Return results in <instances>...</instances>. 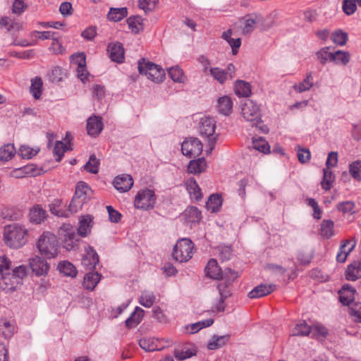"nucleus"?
<instances>
[{
    "label": "nucleus",
    "instance_id": "f257e3e1",
    "mask_svg": "<svg viewBox=\"0 0 361 361\" xmlns=\"http://www.w3.org/2000/svg\"><path fill=\"white\" fill-rule=\"evenodd\" d=\"M93 225V217L91 215L82 216L79 221V226L75 233V228L69 224H63L58 230L59 239L63 243V247L68 251L75 250L78 246L79 238L87 236Z\"/></svg>",
    "mask_w": 361,
    "mask_h": 361
},
{
    "label": "nucleus",
    "instance_id": "f03ea898",
    "mask_svg": "<svg viewBox=\"0 0 361 361\" xmlns=\"http://www.w3.org/2000/svg\"><path fill=\"white\" fill-rule=\"evenodd\" d=\"M27 230L25 226L14 223L4 227V240L11 248L18 249L27 241Z\"/></svg>",
    "mask_w": 361,
    "mask_h": 361
},
{
    "label": "nucleus",
    "instance_id": "7ed1b4c3",
    "mask_svg": "<svg viewBox=\"0 0 361 361\" xmlns=\"http://www.w3.org/2000/svg\"><path fill=\"white\" fill-rule=\"evenodd\" d=\"M39 253L46 259L54 258L58 255V240L51 233H44L37 243Z\"/></svg>",
    "mask_w": 361,
    "mask_h": 361
},
{
    "label": "nucleus",
    "instance_id": "20e7f679",
    "mask_svg": "<svg viewBox=\"0 0 361 361\" xmlns=\"http://www.w3.org/2000/svg\"><path fill=\"white\" fill-rule=\"evenodd\" d=\"M137 68L140 74L147 75L148 79L156 83L162 82L165 78L163 68L145 59L139 60Z\"/></svg>",
    "mask_w": 361,
    "mask_h": 361
},
{
    "label": "nucleus",
    "instance_id": "39448f33",
    "mask_svg": "<svg viewBox=\"0 0 361 361\" xmlns=\"http://www.w3.org/2000/svg\"><path fill=\"white\" fill-rule=\"evenodd\" d=\"M194 243L189 238H182L174 245L172 256L179 262H188L192 258Z\"/></svg>",
    "mask_w": 361,
    "mask_h": 361
},
{
    "label": "nucleus",
    "instance_id": "423d86ee",
    "mask_svg": "<svg viewBox=\"0 0 361 361\" xmlns=\"http://www.w3.org/2000/svg\"><path fill=\"white\" fill-rule=\"evenodd\" d=\"M241 115L252 126H258L262 123L259 106L253 100L247 99L242 104Z\"/></svg>",
    "mask_w": 361,
    "mask_h": 361
},
{
    "label": "nucleus",
    "instance_id": "0eeeda50",
    "mask_svg": "<svg viewBox=\"0 0 361 361\" xmlns=\"http://www.w3.org/2000/svg\"><path fill=\"white\" fill-rule=\"evenodd\" d=\"M215 128V121L212 118L207 117L202 119L200 133L202 136L208 138L209 149L207 150V153H211L214 147L216 139V136H214Z\"/></svg>",
    "mask_w": 361,
    "mask_h": 361
},
{
    "label": "nucleus",
    "instance_id": "6e6552de",
    "mask_svg": "<svg viewBox=\"0 0 361 361\" xmlns=\"http://www.w3.org/2000/svg\"><path fill=\"white\" fill-rule=\"evenodd\" d=\"M156 202L154 192L149 189L138 192L135 199V207L137 209L148 210L152 209Z\"/></svg>",
    "mask_w": 361,
    "mask_h": 361
},
{
    "label": "nucleus",
    "instance_id": "1a4fd4ad",
    "mask_svg": "<svg viewBox=\"0 0 361 361\" xmlns=\"http://www.w3.org/2000/svg\"><path fill=\"white\" fill-rule=\"evenodd\" d=\"M202 149L203 145L201 141L193 137L186 138L181 146L183 154L188 158L199 156L202 153Z\"/></svg>",
    "mask_w": 361,
    "mask_h": 361
},
{
    "label": "nucleus",
    "instance_id": "9d476101",
    "mask_svg": "<svg viewBox=\"0 0 361 361\" xmlns=\"http://www.w3.org/2000/svg\"><path fill=\"white\" fill-rule=\"evenodd\" d=\"M29 265L32 272L37 276L47 275L50 268L44 257L37 255L30 259Z\"/></svg>",
    "mask_w": 361,
    "mask_h": 361
},
{
    "label": "nucleus",
    "instance_id": "9b49d317",
    "mask_svg": "<svg viewBox=\"0 0 361 361\" xmlns=\"http://www.w3.org/2000/svg\"><path fill=\"white\" fill-rule=\"evenodd\" d=\"M99 262V256L95 250L92 247L88 246L86 248V254L82 258V265L86 268V270L92 271L96 268Z\"/></svg>",
    "mask_w": 361,
    "mask_h": 361
},
{
    "label": "nucleus",
    "instance_id": "f8f14e48",
    "mask_svg": "<svg viewBox=\"0 0 361 361\" xmlns=\"http://www.w3.org/2000/svg\"><path fill=\"white\" fill-rule=\"evenodd\" d=\"M21 284L20 278H16L12 273L8 272L1 275L0 286L6 292L15 290Z\"/></svg>",
    "mask_w": 361,
    "mask_h": 361
},
{
    "label": "nucleus",
    "instance_id": "ddd939ff",
    "mask_svg": "<svg viewBox=\"0 0 361 361\" xmlns=\"http://www.w3.org/2000/svg\"><path fill=\"white\" fill-rule=\"evenodd\" d=\"M107 51L111 61L121 63L125 59V52L123 44L121 42H116L109 43Z\"/></svg>",
    "mask_w": 361,
    "mask_h": 361
},
{
    "label": "nucleus",
    "instance_id": "4468645a",
    "mask_svg": "<svg viewBox=\"0 0 361 361\" xmlns=\"http://www.w3.org/2000/svg\"><path fill=\"white\" fill-rule=\"evenodd\" d=\"M102 118L98 116H92L87 121V134L92 137H97L103 130Z\"/></svg>",
    "mask_w": 361,
    "mask_h": 361
},
{
    "label": "nucleus",
    "instance_id": "2eb2a0df",
    "mask_svg": "<svg viewBox=\"0 0 361 361\" xmlns=\"http://www.w3.org/2000/svg\"><path fill=\"white\" fill-rule=\"evenodd\" d=\"M139 345L141 348L147 352L161 350L165 348L161 341L155 338L144 337L140 339Z\"/></svg>",
    "mask_w": 361,
    "mask_h": 361
},
{
    "label": "nucleus",
    "instance_id": "dca6fc26",
    "mask_svg": "<svg viewBox=\"0 0 361 361\" xmlns=\"http://www.w3.org/2000/svg\"><path fill=\"white\" fill-rule=\"evenodd\" d=\"M113 183L117 190L124 192L131 189L133 185V179L128 174H123L116 176Z\"/></svg>",
    "mask_w": 361,
    "mask_h": 361
},
{
    "label": "nucleus",
    "instance_id": "f3484780",
    "mask_svg": "<svg viewBox=\"0 0 361 361\" xmlns=\"http://www.w3.org/2000/svg\"><path fill=\"white\" fill-rule=\"evenodd\" d=\"M276 288V286L274 284H259L255 287L250 292L248 293V297L250 298H258L266 296L270 293H271Z\"/></svg>",
    "mask_w": 361,
    "mask_h": 361
},
{
    "label": "nucleus",
    "instance_id": "a211bd4d",
    "mask_svg": "<svg viewBox=\"0 0 361 361\" xmlns=\"http://www.w3.org/2000/svg\"><path fill=\"white\" fill-rule=\"evenodd\" d=\"M216 108L219 114L224 116L230 115L233 109L231 98L226 95L220 97L217 100Z\"/></svg>",
    "mask_w": 361,
    "mask_h": 361
},
{
    "label": "nucleus",
    "instance_id": "6ab92c4d",
    "mask_svg": "<svg viewBox=\"0 0 361 361\" xmlns=\"http://www.w3.org/2000/svg\"><path fill=\"white\" fill-rule=\"evenodd\" d=\"M28 216L30 222L39 224L47 218V214L42 206L36 204L30 209Z\"/></svg>",
    "mask_w": 361,
    "mask_h": 361
},
{
    "label": "nucleus",
    "instance_id": "aec40b11",
    "mask_svg": "<svg viewBox=\"0 0 361 361\" xmlns=\"http://www.w3.org/2000/svg\"><path fill=\"white\" fill-rule=\"evenodd\" d=\"M206 275L213 279H223V271L215 259H211L205 267Z\"/></svg>",
    "mask_w": 361,
    "mask_h": 361
},
{
    "label": "nucleus",
    "instance_id": "412c9836",
    "mask_svg": "<svg viewBox=\"0 0 361 361\" xmlns=\"http://www.w3.org/2000/svg\"><path fill=\"white\" fill-rule=\"evenodd\" d=\"M101 274L97 271H90L85 274L83 281L84 287L90 290H93L101 279Z\"/></svg>",
    "mask_w": 361,
    "mask_h": 361
},
{
    "label": "nucleus",
    "instance_id": "4be33fe9",
    "mask_svg": "<svg viewBox=\"0 0 361 361\" xmlns=\"http://www.w3.org/2000/svg\"><path fill=\"white\" fill-rule=\"evenodd\" d=\"M183 215L188 223L197 224L202 219L201 212L196 207H188L183 212Z\"/></svg>",
    "mask_w": 361,
    "mask_h": 361
},
{
    "label": "nucleus",
    "instance_id": "5701e85b",
    "mask_svg": "<svg viewBox=\"0 0 361 361\" xmlns=\"http://www.w3.org/2000/svg\"><path fill=\"white\" fill-rule=\"evenodd\" d=\"M144 312L145 311L142 308L136 307L134 312L126 320V326L130 329L138 325L144 317Z\"/></svg>",
    "mask_w": 361,
    "mask_h": 361
},
{
    "label": "nucleus",
    "instance_id": "b1692460",
    "mask_svg": "<svg viewBox=\"0 0 361 361\" xmlns=\"http://www.w3.org/2000/svg\"><path fill=\"white\" fill-rule=\"evenodd\" d=\"M186 188L190 195L191 199H194L196 201H199L202 198V194L201 189L197 185L196 180L191 178L186 182Z\"/></svg>",
    "mask_w": 361,
    "mask_h": 361
},
{
    "label": "nucleus",
    "instance_id": "393cba45",
    "mask_svg": "<svg viewBox=\"0 0 361 361\" xmlns=\"http://www.w3.org/2000/svg\"><path fill=\"white\" fill-rule=\"evenodd\" d=\"M345 278L348 281H356L361 278V262H355L348 266Z\"/></svg>",
    "mask_w": 361,
    "mask_h": 361
},
{
    "label": "nucleus",
    "instance_id": "a878e982",
    "mask_svg": "<svg viewBox=\"0 0 361 361\" xmlns=\"http://www.w3.org/2000/svg\"><path fill=\"white\" fill-rule=\"evenodd\" d=\"M234 91L239 97H247L251 94V85L247 82L238 80L235 83Z\"/></svg>",
    "mask_w": 361,
    "mask_h": 361
},
{
    "label": "nucleus",
    "instance_id": "bb28decb",
    "mask_svg": "<svg viewBox=\"0 0 361 361\" xmlns=\"http://www.w3.org/2000/svg\"><path fill=\"white\" fill-rule=\"evenodd\" d=\"M143 19L140 16H132L127 19V23L132 32L137 34L144 29Z\"/></svg>",
    "mask_w": 361,
    "mask_h": 361
},
{
    "label": "nucleus",
    "instance_id": "cd10ccee",
    "mask_svg": "<svg viewBox=\"0 0 361 361\" xmlns=\"http://www.w3.org/2000/svg\"><path fill=\"white\" fill-rule=\"evenodd\" d=\"M313 86V76L312 72H308L306 74L304 80L299 82L298 84H295L293 85V89L298 92H303L310 90Z\"/></svg>",
    "mask_w": 361,
    "mask_h": 361
},
{
    "label": "nucleus",
    "instance_id": "c85d7f7f",
    "mask_svg": "<svg viewBox=\"0 0 361 361\" xmlns=\"http://www.w3.org/2000/svg\"><path fill=\"white\" fill-rule=\"evenodd\" d=\"M206 168V161L204 158L191 160L188 166V171L190 173H200Z\"/></svg>",
    "mask_w": 361,
    "mask_h": 361
},
{
    "label": "nucleus",
    "instance_id": "c756f323",
    "mask_svg": "<svg viewBox=\"0 0 361 361\" xmlns=\"http://www.w3.org/2000/svg\"><path fill=\"white\" fill-rule=\"evenodd\" d=\"M127 15L128 9L126 7L111 8L107 15V18L111 21L118 22L126 17Z\"/></svg>",
    "mask_w": 361,
    "mask_h": 361
},
{
    "label": "nucleus",
    "instance_id": "7c9ffc66",
    "mask_svg": "<svg viewBox=\"0 0 361 361\" xmlns=\"http://www.w3.org/2000/svg\"><path fill=\"white\" fill-rule=\"evenodd\" d=\"M61 200H54V201L49 205V211L52 214H54L59 217H68V211H67V209H61Z\"/></svg>",
    "mask_w": 361,
    "mask_h": 361
},
{
    "label": "nucleus",
    "instance_id": "2f4dec72",
    "mask_svg": "<svg viewBox=\"0 0 361 361\" xmlns=\"http://www.w3.org/2000/svg\"><path fill=\"white\" fill-rule=\"evenodd\" d=\"M58 269L64 276L74 278L77 275V270L74 265L68 261H63L58 264Z\"/></svg>",
    "mask_w": 361,
    "mask_h": 361
},
{
    "label": "nucleus",
    "instance_id": "473e14b6",
    "mask_svg": "<svg viewBox=\"0 0 361 361\" xmlns=\"http://www.w3.org/2000/svg\"><path fill=\"white\" fill-rule=\"evenodd\" d=\"M222 204L221 197L218 194H213L209 196L206 202V207L212 212H216L219 210Z\"/></svg>",
    "mask_w": 361,
    "mask_h": 361
},
{
    "label": "nucleus",
    "instance_id": "72a5a7b5",
    "mask_svg": "<svg viewBox=\"0 0 361 361\" xmlns=\"http://www.w3.org/2000/svg\"><path fill=\"white\" fill-rule=\"evenodd\" d=\"M230 339V336L226 334L224 336H214L212 337V341L209 342L207 345V348L209 350H216L222 346H224L226 343L228 342Z\"/></svg>",
    "mask_w": 361,
    "mask_h": 361
},
{
    "label": "nucleus",
    "instance_id": "f704fd0d",
    "mask_svg": "<svg viewBox=\"0 0 361 361\" xmlns=\"http://www.w3.org/2000/svg\"><path fill=\"white\" fill-rule=\"evenodd\" d=\"M329 50V47H325L322 48L315 54L317 60L322 65H325L328 61L332 62V59H334L333 55L334 52H330Z\"/></svg>",
    "mask_w": 361,
    "mask_h": 361
},
{
    "label": "nucleus",
    "instance_id": "c9c22d12",
    "mask_svg": "<svg viewBox=\"0 0 361 361\" xmlns=\"http://www.w3.org/2000/svg\"><path fill=\"white\" fill-rule=\"evenodd\" d=\"M155 301V295L153 292L144 290L142 292L139 302L145 307H151Z\"/></svg>",
    "mask_w": 361,
    "mask_h": 361
},
{
    "label": "nucleus",
    "instance_id": "e433bc0d",
    "mask_svg": "<svg viewBox=\"0 0 361 361\" xmlns=\"http://www.w3.org/2000/svg\"><path fill=\"white\" fill-rule=\"evenodd\" d=\"M15 327L9 321L0 320V335L5 338H11L14 333Z\"/></svg>",
    "mask_w": 361,
    "mask_h": 361
},
{
    "label": "nucleus",
    "instance_id": "4c0bfd02",
    "mask_svg": "<svg viewBox=\"0 0 361 361\" xmlns=\"http://www.w3.org/2000/svg\"><path fill=\"white\" fill-rule=\"evenodd\" d=\"M334 223L331 220H323L320 228V234L326 238H330L334 235Z\"/></svg>",
    "mask_w": 361,
    "mask_h": 361
},
{
    "label": "nucleus",
    "instance_id": "58836bf2",
    "mask_svg": "<svg viewBox=\"0 0 361 361\" xmlns=\"http://www.w3.org/2000/svg\"><path fill=\"white\" fill-rule=\"evenodd\" d=\"M328 335V330L324 326L316 324L312 326L311 337L318 340H324Z\"/></svg>",
    "mask_w": 361,
    "mask_h": 361
},
{
    "label": "nucleus",
    "instance_id": "ea45409f",
    "mask_svg": "<svg viewBox=\"0 0 361 361\" xmlns=\"http://www.w3.org/2000/svg\"><path fill=\"white\" fill-rule=\"evenodd\" d=\"M99 160L97 159L94 154H91L88 161L84 166V169L93 174H96L99 171Z\"/></svg>",
    "mask_w": 361,
    "mask_h": 361
},
{
    "label": "nucleus",
    "instance_id": "a19ab883",
    "mask_svg": "<svg viewBox=\"0 0 361 361\" xmlns=\"http://www.w3.org/2000/svg\"><path fill=\"white\" fill-rule=\"evenodd\" d=\"M334 59L332 62L335 64H341L345 66L350 61V54L347 51L338 50L333 53Z\"/></svg>",
    "mask_w": 361,
    "mask_h": 361
},
{
    "label": "nucleus",
    "instance_id": "79ce46f5",
    "mask_svg": "<svg viewBox=\"0 0 361 361\" xmlns=\"http://www.w3.org/2000/svg\"><path fill=\"white\" fill-rule=\"evenodd\" d=\"M42 80L39 77H36L32 80L30 92H32L35 99H39L42 94Z\"/></svg>",
    "mask_w": 361,
    "mask_h": 361
},
{
    "label": "nucleus",
    "instance_id": "37998d69",
    "mask_svg": "<svg viewBox=\"0 0 361 361\" xmlns=\"http://www.w3.org/2000/svg\"><path fill=\"white\" fill-rule=\"evenodd\" d=\"M312 326H309L305 321L297 324L295 327L294 336H308L311 334Z\"/></svg>",
    "mask_w": 361,
    "mask_h": 361
},
{
    "label": "nucleus",
    "instance_id": "c03bdc74",
    "mask_svg": "<svg viewBox=\"0 0 361 361\" xmlns=\"http://www.w3.org/2000/svg\"><path fill=\"white\" fill-rule=\"evenodd\" d=\"M323 173V180L321 183L322 188L325 190H329L334 181L333 173L329 169H324Z\"/></svg>",
    "mask_w": 361,
    "mask_h": 361
},
{
    "label": "nucleus",
    "instance_id": "a18cd8bd",
    "mask_svg": "<svg viewBox=\"0 0 361 361\" xmlns=\"http://www.w3.org/2000/svg\"><path fill=\"white\" fill-rule=\"evenodd\" d=\"M252 145L254 149L264 154H267L270 152V147L268 142L262 137L253 139Z\"/></svg>",
    "mask_w": 361,
    "mask_h": 361
},
{
    "label": "nucleus",
    "instance_id": "49530a36",
    "mask_svg": "<svg viewBox=\"0 0 361 361\" xmlns=\"http://www.w3.org/2000/svg\"><path fill=\"white\" fill-rule=\"evenodd\" d=\"M210 75L217 80L219 83L224 84L228 79L226 73H225V71L216 67V68H209Z\"/></svg>",
    "mask_w": 361,
    "mask_h": 361
},
{
    "label": "nucleus",
    "instance_id": "de8ad7c7",
    "mask_svg": "<svg viewBox=\"0 0 361 361\" xmlns=\"http://www.w3.org/2000/svg\"><path fill=\"white\" fill-rule=\"evenodd\" d=\"M13 154L14 147L13 145H5L0 148V160L8 161L12 158Z\"/></svg>",
    "mask_w": 361,
    "mask_h": 361
},
{
    "label": "nucleus",
    "instance_id": "09e8293b",
    "mask_svg": "<svg viewBox=\"0 0 361 361\" xmlns=\"http://www.w3.org/2000/svg\"><path fill=\"white\" fill-rule=\"evenodd\" d=\"M91 191L90 187L85 182H80L78 183L74 195L87 200V195L88 192Z\"/></svg>",
    "mask_w": 361,
    "mask_h": 361
},
{
    "label": "nucleus",
    "instance_id": "8fccbe9b",
    "mask_svg": "<svg viewBox=\"0 0 361 361\" xmlns=\"http://www.w3.org/2000/svg\"><path fill=\"white\" fill-rule=\"evenodd\" d=\"M85 199H80L75 195H73L71 202L69 204L68 214L70 213H76L79 209H80L83 204L85 203Z\"/></svg>",
    "mask_w": 361,
    "mask_h": 361
},
{
    "label": "nucleus",
    "instance_id": "3c124183",
    "mask_svg": "<svg viewBox=\"0 0 361 361\" xmlns=\"http://www.w3.org/2000/svg\"><path fill=\"white\" fill-rule=\"evenodd\" d=\"M331 39L335 44L343 46L347 42L348 34L341 30H336L333 32Z\"/></svg>",
    "mask_w": 361,
    "mask_h": 361
},
{
    "label": "nucleus",
    "instance_id": "603ef678",
    "mask_svg": "<svg viewBox=\"0 0 361 361\" xmlns=\"http://www.w3.org/2000/svg\"><path fill=\"white\" fill-rule=\"evenodd\" d=\"M356 0H343L342 9L347 16L353 15L357 10Z\"/></svg>",
    "mask_w": 361,
    "mask_h": 361
},
{
    "label": "nucleus",
    "instance_id": "864d4df0",
    "mask_svg": "<svg viewBox=\"0 0 361 361\" xmlns=\"http://www.w3.org/2000/svg\"><path fill=\"white\" fill-rule=\"evenodd\" d=\"M68 149L67 145L62 141H57L54 147V154L56 157V160L60 161L63 157V154Z\"/></svg>",
    "mask_w": 361,
    "mask_h": 361
},
{
    "label": "nucleus",
    "instance_id": "5fc2aeb1",
    "mask_svg": "<svg viewBox=\"0 0 361 361\" xmlns=\"http://www.w3.org/2000/svg\"><path fill=\"white\" fill-rule=\"evenodd\" d=\"M214 320L212 318L200 321L190 325V333L195 334L202 328L209 327L214 324Z\"/></svg>",
    "mask_w": 361,
    "mask_h": 361
},
{
    "label": "nucleus",
    "instance_id": "6e6d98bb",
    "mask_svg": "<svg viewBox=\"0 0 361 361\" xmlns=\"http://www.w3.org/2000/svg\"><path fill=\"white\" fill-rule=\"evenodd\" d=\"M349 171L353 178L361 180V161H355L350 164Z\"/></svg>",
    "mask_w": 361,
    "mask_h": 361
},
{
    "label": "nucleus",
    "instance_id": "4d7b16f0",
    "mask_svg": "<svg viewBox=\"0 0 361 361\" xmlns=\"http://www.w3.org/2000/svg\"><path fill=\"white\" fill-rule=\"evenodd\" d=\"M349 243L348 240H345L343 244L340 247L339 251L336 255V259L338 262H344L346 260L348 254L353 250L354 245H353L348 251L345 250L347 245Z\"/></svg>",
    "mask_w": 361,
    "mask_h": 361
},
{
    "label": "nucleus",
    "instance_id": "13d9d810",
    "mask_svg": "<svg viewBox=\"0 0 361 361\" xmlns=\"http://www.w3.org/2000/svg\"><path fill=\"white\" fill-rule=\"evenodd\" d=\"M231 283H228V281H224V282L219 283L217 286V290L219 291V295L222 299H227L231 296V290L229 289V286Z\"/></svg>",
    "mask_w": 361,
    "mask_h": 361
},
{
    "label": "nucleus",
    "instance_id": "bf43d9fd",
    "mask_svg": "<svg viewBox=\"0 0 361 361\" xmlns=\"http://www.w3.org/2000/svg\"><path fill=\"white\" fill-rule=\"evenodd\" d=\"M169 75L174 82H181L183 79V71L178 67H171L168 70Z\"/></svg>",
    "mask_w": 361,
    "mask_h": 361
},
{
    "label": "nucleus",
    "instance_id": "052dcab7",
    "mask_svg": "<svg viewBox=\"0 0 361 361\" xmlns=\"http://www.w3.org/2000/svg\"><path fill=\"white\" fill-rule=\"evenodd\" d=\"M158 1L159 0H139L138 6L147 13L154 9Z\"/></svg>",
    "mask_w": 361,
    "mask_h": 361
},
{
    "label": "nucleus",
    "instance_id": "680f3d73",
    "mask_svg": "<svg viewBox=\"0 0 361 361\" xmlns=\"http://www.w3.org/2000/svg\"><path fill=\"white\" fill-rule=\"evenodd\" d=\"M196 350L193 348H188L186 350H176L175 357L179 360H183L195 355Z\"/></svg>",
    "mask_w": 361,
    "mask_h": 361
},
{
    "label": "nucleus",
    "instance_id": "e2e57ef3",
    "mask_svg": "<svg viewBox=\"0 0 361 361\" xmlns=\"http://www.w3.org/2000/svg\"><path fill=\"white\" fill-rule=\"evenodd\" d=\"M39 152L33 148L27 146H21L19 149V154L23 159H31Z\"/></svg>",
    "mask_w": 361,
    "mask_h": 361
},
{
    "label": "nucleus",
    "instance_id": "0e129e2a",
    "mask_svg": "<svg viewBox=\"0 0 361 361\" xmlns=\"http://www.w3.org/2000/svg\"><path fill=\"white\" fill-rule=\"evenodd\" d=\"M71 60L72 63H75L78 68L86 66V56L83 52L73 54L71 56Z\"/></svg>",
    "mask_w": 361,
    "mask_h": 361
},
{
    "label": "nucleus",
    "instance_id": "69168bd1",
    "mask_svg": "<svg viewBox=\"0 0 361 361\" xmlns=\"http://www.w3.org/2000/svg\"><path fill=\"white\" fill-rule=\"evenodd\" d=\"M297 157L301 164L307 163L310 159V152L306 148H300L298 147Z\"/></svg>",
    "mask_w": 361,
    "mask_h": 361
},
{
    "label": "nucleus",
    "instance_id": "338daca9",
    "mask_svg": "<svg viewBox=\"0 0 361 361\" xmlns=\"http://www.w3.org/2000/svg\"><path fill=\"white\" fill-rule=\"evenodd\" d=\"M354 207L355 204L351 201L340 202L337 205L338 210L343 212V214L352 213L353 212Z\"/></svg>",
    "mask_w": 361,
    "mask_h": 361
},
{
    "label": "nucleus",
    "instance_id": "774afa93",
    "mask_svg": "<svg viewBox=\"0 0 361 361\" xmlns=\"http://www.w3.org/2000/svg\"><path fill=\"white\" fill-rule=\"evenodd\" d=\"M354 294L351 291L346 293L339 292L340 302L344 305H349L354 300Z\"/></svg>",
    "mask_w": 361,
    "mask_h": 361
}]
</instances>
